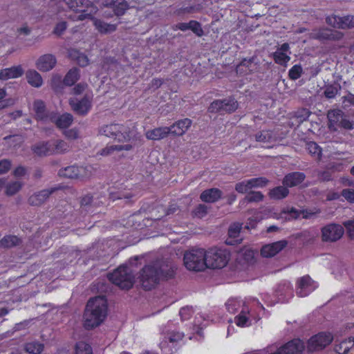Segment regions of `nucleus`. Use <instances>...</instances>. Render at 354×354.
Wrapping results in <instances>:
<instances>
[{"label":"nucleus","mask_w":354,"mask_h":354,"mask_svg":"<svg viewBox=\"0 0 354 354\" xmlns=\"http://www.w3.org/2000/svg\"><path fill=\"white\" fill-rule=\"evenodd\" d=\"M176 267L167 260H158L145 266L141 270L142 286L147 290L153 288L160 279L174 276Z\"/></svg>","instance_id":"f257e3e1"},{"label":"nucleus","mask_w":354,"mask_h":354,"mask_svg":"<svg viewBox=\"0 0 354 354\" xmlns=\"http://www.w3.org/2000/svg\"><path fill=\"white\" fill-rule=\"evenodd\" d=\"M66 5L68 10L64 15L73 21H83L93 19L97 13V8L88 0H58L57 2H52L51 6L60 12V9H64Z\"/></svg>","instance_id":"f03ea898"},{"label":"nucleus","mask_w":354,"mask_h":354,"mask_svg":"<svg viewBox=\"0 0 354 354\" xmlns=\"http://www.w3.org/2000/svg\"><path fill=\"white\" fill-rule=\"evenodd\" d=\"M107 315V301L104 297H96L88 300L83 317L84 326L91 329L98 326Z\"/></svg>","instance_id":"7ed1b4c3"},{"label":"nucleus","mask_w":354,"mask_h":354,"mask_svg":"<svg viewBox=\"0 0 354 354\" xmlns=\"http://www.w3.org/2000/svg\"><path fill=\"white\" fill-rule=\"evenodd\" d=\"M100 135L111 138L118 142L136 145V141L140 140L136 129L125 124L111 123L105 124L99 130Z\"/></svg>","instance_id":"20e7f679"},{"label":"nucleus","mask_w":354,"mask_h":354,"mask_svg":"<svg viewBox=\"0 0 354 354\" xmlns=\"http://www.w3.org/2000/svg\"><path fill=\"white\" fill-rule=\"evenodd\" d=\"M110 281L121 289H129L134 283L135 276L131 268L122 266L108 275Z\"/></svg>","instance_id":"39448f33"},{"label":"nucleus","mask_w":354,"mask_h":354,"mask_svg":"<svg viewBox=\"0 0 354 354\" xmlns=\"http://www.w3.org/2000/svg\"><path fill=\"white\" fill-rule=\"evenodd\" d=\"M184 333L167 326L161 333L159 347L163 354H171L175 343L182 340Z\"/></svg>","instance_id":"423d86ee"},{"label":"nucleus","mask_w":354,"mask_h":354,"mask_svg":"<svg viewBox=\"0 0 354 354\" xmlns=\"http://www.w3.org/2000/svg\"><path fill=\"white\" fill-rule=\"evenodd\" d=\"M206 268L221 269L225 267L230 260V254L225 249L212 248L205 251Z\"/></svg>","instance_id":"0eeeda50"},{"label":"nucleus","mask_w":354,"mask_h":354,"mask_svg":"<svg viewBox=\"0 0 354 354\" xmlns=\"http://www.w3.org/2000/svg\"><path fill=\"white\" fill-rule=\"evenodd\" d=\"M205 257L204 249H193L184 254V264L189 270L202 271L206 268Z\"/></svg>","instance_id":"6e6552de"},{"label":"nucleus","mask_w":354,"mask_h":354,"mask_svg":"<svg viewBox=\"0 0 354 354\" xmlns=\"http://www.w3.org/2000/svg\"><path fill=\"white\" fill-rule=\"evenodd\" d=\"M93 168L90 166H68L60 169L59 175L68 178L83 180L88 178L93 174Z\"/></svg>","instance_id":"1a4fd4ad"},{"label":"nucleus","mask_w":354,"mask_h":354,"mask_svg":"<svg viewBox=\"0 0 354 354\" xmlns=\"http://www.w3.org/2000/svg\"><path fill=\"white\" fill-rule=\"evenodd\" d=\"M93 95L92 92H86L82 99L73 97L69 100L71 109L78 115L88 114L92 108Z\"/></svg>","instance_id":"9d476101"},{"label":"nucleus","mask_w":354,"mask_h":354,"mask_svg":"<svg viewBox=\"0 0 354 354\" xmlns=\"http://www.w3.org/2000/svg\"><path fill=\"white\" fill-rule=\"evenodd\" d=\"M344 234L343 226L337 223H329L321 229V238L324 242H336L343 236Z\"/></svg>","instance_id":"9b49d317"},{"label":"nucleus","mask_w":354,"mask_h":354,"mask_svg":"<svg viewBox=\"0 0 354 354\" xmlns=\"http://www.w3.org/2000/svg\"><path fill=\"white\" fill-rule=\"evenodd\" d=\"M317 288V283L308 275L304 276L297 281L296 292L299 297H304Z\"/></svg>","instance_id":"f8f14e48"},{"label":"nucleus","mask_w":354,"mask_h":354,"mask_svg":"<svg viewBox=\"0 0 354 354\" xmlns=\"http://www.w3.org/2000/svg\"><path fill=\"white\" fill-rule=\"evenodd\" d=\"M259 318L256 317L253 311L249 306H243L234 317V323L239 327H248L252 325V321H257Z\"/></svg>","instance_id":"ddd939ff"},{"label":"nucleus","mask_w":354,"mask_h":354,"mask_svg":"<svg viewBox=\"0 0 354 354\" xmlns=\"http://www.w3.org/2000/svg\"><path fill=\"white\" fill-rule=\"evenodd\" d=\"M333 340L330 333H320L312 337L308 342V349L310 351L322 349L328 345Z\"/></svg>","instance_id":"4468645a"},{"label":"nucleus","mask_w":354,"mask_h":354,"mask_svg":"<svg viewBox=\"0 0 354 354\" xmlns=\"http://www.w3.org/2000/svg\"><path fill=\"white\" fill-rule=\"evenodd\" d=\"M326 21L328 25L337 28H354V16L353 15L342 17L332 15L327 17Z\"/></svg>","instance_id":"2eb2a0df"},{"label":"nucleus","mask_w":354,"mask_h":354,"mask_svg":"<svg viewBox=\"0 0 354 354\" xmlns=\"http://www.w3.org/2000/svg\"><path fill=\"white\" fill-rule=\"evenodd\" d=\"M288 245V241L286 240H281L272 243L265 245L261 250V254L263 257L270 258L272 257Z\"/></svg>","instance_id":"dca6fc26"},{"label":"nucleus","mask_w":354,"mask_h":354,"mask_svg":"<svg viewBox=\"0 0 354 354\" xmlns=\"http://www.w3.org/2000/svg\"><path fill=\"white\" fill-rule=\"evenodd\" d=\"M57 64L56 57L52 54H45L40 56L35 62L37 68L41 72L52 70Z\"/></svg>","instance_id":"f3484780"},{"label":"nucleus","mask_w":354,"mask_h":354,"mask_svg":"<svg viewBox=\"0 0 354 354\" xmlns=\"http://www.w3.org/2000/svg\"><path fill=\"white\" fill-rule=\"evenodd\" d=\"M49 121L55 124L59 129H66L72 124L73 117L68 113L57 115L54 112H51L49 115Z\"/></svg>","instance_id":"a211bd4d"},{"label":"nucleus","mask_w":354,"mask_h":354,"mask_svg":"<svg viewBox=\"0 0 354 354\" xmlns=\"http://www.w3.org/2000/svg\"><path fill=\"white\" fill-rule=\"evenodd\" d=\"M342 35L337 31H333L328 28L315 30L311 33V37L321 41L338 40L342 38Z\"/></svg>","instance_id":"6ab92c4d"},{"label":"nucleus","mask_w":354,"mask_h":354,"mask_svg":"<svg viewBox=\"0 0 354 354\" xmlns=\"http://www.w3.org/2000/svg\"><path fill=\"white\" fill-rule=\"evenodd\" d=\"M289 44H283L273 54L274 62L280 65H286L290 59Z\"/></svg>","instance_id":"aec40b11"},{"label":"nucleus","mask_w":354,"mask_h":354,"mask_svg":"<svg viewBox=\"0 0 354 354\" xmlns=\"http://www.w3.org/2000/svg\"><path fill=\"white\" fill-rule=\"evenodd\" d=\"M192 120L189 118H185L178 120L171 126L168 127L169 134L174 136H183L185 134L192 125Z\"/></svg>","instance_id":"412c9836"},{"label":"nucleus","mask_w":354,"mask_h":354,"mask_svg":"<svg viewBox=\"0 0 354 354\" xmlns=\"http://www.w3.org/2000/svg\"><path fill=\"white\" fill-rule=\"evenodd\" d=\"M281 354H301L304 349V344L300 339L292 340L279 348Z\"/></svg>","instance_id":"4be33fe9"},{"label":"nucleus","mask_w":354,"mask_h":354,"mask_svg":"<svg viewBox=\"0 0 354 354\" xmlns=\"http://www.w3.org/2000/svg\"><path fill=\"white\" fill-rule=\"evenodd\" d=\"M24 70L21 65L13 66L0 70V80L6 81L19 78L23 75Z\"/></svg>","instance_id":"5701e85b"},{"label":"nucleus","mask_w":354,"mask_h":354,"mask_svg":"<svg viewBox=\"0 0 354 354\" xmlns=\"http://www.w3.org/2000/svg\"><path fill=\"white\" fill-rule=\"evenodd\" d=\"M169 134L168 127H160L145 132V136L150 140H160L165 138Z\"/></svg>","instance_id":"b1692460"},{"label":"nucleus","mask_w":354,"mask_h":354,"mask_svg":"<svg viewBox=\"0 0 354 354\" xmlns=\"http://www.w3.org/2000/svg\"><path fill=\"white\" fill-rule=\"evenodd\" d=\"M55 191V189H44L30 196L28 201L31 205L39 206L43 204Z\"/></svg>","instance_id":"393cba45"},{"label":"nucleus","mask_w":354,"mask_h":354,"mask_svg":"<svg viewBox=\"0 0 354 354\" xmlns=\"http://www.w3.org/2000/svg\"><path fill=\"white\" fill-rule=\"evenodd\" d=\"M51 140L48 141L39 142L32 146V151L39 156H46L53 155Z\"/></svg>","instance_id":"a878e982"},{"label":"nucleus","mask_w":354,"mask_h":354,"mask_svg":"<svg viewBox=\"0 0 354 354\" xmlns=\"http://www.w3.org/2000/svg\"><path fill=\"white\" fill-rule=\"evenodd\" d=\"M33 111L37 120L47 122L49 121V115L46 110L45 104L41 100H35L33 103Z\"/></svg>","instance_id":"bb28decb"},{"label":"nucleus","mask_w":354,"mask_h":354,"mask_svg":"<svg viewBox=\"0 0 354 354\" xmlns=\"http://www.w3.org/2000/svg\"><path fill=\"white\" fill-rule=\"evenodd\" d=\"M344 117V113L339 109L331 110L328 113L329 121L328 127L332 131H337L340 124L341 119Z\"/></svg>","instance_id":"cd10ccee"},{"label":"nucleus","mask_w":354,"mask_h":354,"mask_svg":"<svg viewBox=\"0 0 354 354\" xmlns=\"http://www.w3.org/2000/svg\"><path fill=\"white\" fill-rule=\"evenodd\" d=\"M53 155L64 154L70 151L69 144L61 139L51 140Z\"/></svg>","instance_id":"c85d7f7f"},{"label":"nucleus","mask_w":354,"mask_h":354,"mask_svg":"<svg viewBox=\"0 0 354 354\" xmlns=\"http://www.w3.org/2000/svg\"><path fill=\"white\" fill-rule=\"evenodd\" d=\"M248 306L245 301L236 298H230L225 303L227 310L232 314L238 313L243 306Z\"/></svg>","instance_id":"c756f323"},{"label":"nucleus","mask_w":354,"mask_h":354,"mask_svg":"<svg viewBox=\"0 0 354 354\" xmlns=\"http://www.w3.org/2000/svg\"><path fill=\"white\" fill-rule=\"evenodd\" d=\"M305 178V175L301 172H293L286 175L283 180L284 185L294 187L301 183Z\"/></svg>","instance_id":"7c9ffc66"},{"label":"nucleus","mask_w":354,"mask_h":354,"mask_svg":"<svg viewBox=\"0 0 354 354\" xmlns=\"http://www.w3.org/2000/svg\"><path fill=\"white\" fill-rule=\"evenodd\" d=\"M134 148V145L131 143L123 144V145H112L106 146L102 149L100 154L102 156H109L112 154L114 151H131Z\"/></svg>","instance_id":"2f4dec72"},{"label":"nucleus","mask_w":354,"mask_h":354,"mask_svg":"<svg viewBox=\"0 0 354 354\" xmlns=\"http://www.w3.org/2000/svg\"><path fill=\"white\" fill-rule=\"evenodd\" d=\"M222 196V192L217 188L205 190L201 194V199L205 203H214Z\"/></svg>","instance_id":"473e14b6"},{"label":"nucleus","mask_w":354,"mask_h":354,"mask_svg":"<svg viewBox=\"0 0 354 354\" xmlns=\"http://www.w3.org/2000/svg\"><path fill=\"white\" fill-rule=\"evenodd\" d=\"M26 78L28 83L33 87L39 88L43 84V79L41 75L34 69H30L26 71Z\"/></svg>","instance_id":"72a5a7b5"},{"label":"nucleus","mask_w":354,"mask_h":354,"mask_svg":"<svg viewBox=\"0 0 354 354\" xmlns=\"http://www.w3.org/2000/svg\"><path fill=\"white\" fill-rule=\"evenodd\" d=\"M104 5L106 6H113L114 12L116 15H123L128 8L127 2L124 0H119L118 2H113V1H106L104 3Z\"/></svg>","instance_id":"f704fd0d"},{"label":"nucleus","mask_w":354,"mask_h":354,"mask_svg":"<svg viewBox=\"0 0 354 354\" xmlns=\"http://www.w3.org/2000/svg\"><path fill=\"white\" fill-rule=\"evenodd\" d=\"M289 194L288 188L279 186L270 190L269 196L274 200H280L286 197Z\"/></svg>","instance_id":"c9c22d12"},{"label":"nucleus","mask_w":354,"mask_h":354,"mask_svg":"<svg viewBox=\"0 0 354 354\" xmlns=\"http://www.w3.org/2000/svg\"><path fill=\"white\" fill-rule=\"evenodd\" d=\"M69 56L72 59H75L80 66L84 67L89 64V60L87 56L75 49L70 50Z\"/></svg>","instance_id":"e433bc0d"},{"label":"nucleus","mask_w":354,"mask_h":354,"mask_svg":"<svg viewBox=\"0 0 354 354\" xmlns=\"http://www.w3.org/2000/svg\"><path fill=\"white\" fill-rule=\"evenodd\" d=\"M94 25L96 29L101 33H110L116 30L115 25L106 24L97 19L94 20Z\"/></svg>","instance_id":"4c0bfd02"},{"label":"nucleus","mask_w":354,"mask_h":354,"mask_svg":"<svg viewBox=\"0 0 354 354\" xmlns=\"http://www.w3.org/2000/svg\"><path fill=\"white\" fill-rule=\"evenodd\" d=\"M80 78V72L77 68L70 70L64 79V84L71 86L75 84Z\"/></svg>","instance_id":"58836bf2"},{"label":"nucleus","mask_w":354,"mask_h":354,"mask_svg":"<svg viewBox=\"0 0 354 354\" xmlns=\"http://www.w3.org/2000/svg\"><path fill=\"white\" fill-rule=\"evenodd\" d=\"M43 348V344L37 342H29L25 345L26 351L31 354H39Z\"/></svg>","instance_id":"ea45409f"},{"label":"nucleus","mask_w":354,"mask_h":354,"mask_svg":"<svg viewBox=\"0 0 354 354\" xmlns=\"http://www.w3.org/2000/svg\"><path fill=\"white\" fill-rule=\"evenodd\" d=\"M264 198L263 194L261 192H251L243 200V203H259Z\"/></svg>","instance_id":"a19ab883"},{"label":"nucleus","mask_w":354,"mask_h":354,"mask_svg":"<svg viewBox=\"0 0 354 354\" xmlns=\"http://www.w3.org/2000/svg\"><path fill=\"white\" fill-rule=\"evenodd\" d=\"M354 345V339L349 338L344 341L339 345L336 346L335 351L339 354H346L350 348Z\"/></svg>","instance_id":"79ce46f5"},{"label":"nucleus","mask_w":354,"mask_h":354,"mask_svg":"<svg viewBox=\"0 0 354 354\" xmlns=\"http://www.w3.org/2000/svg\"><path fill=\"white\" fill-rule=\"evenodd\" d=\"M223 112L231 113L238 108V102L233 98L223 100Z\"/></svg>","instance_id":"37998d69"},{"label":"nucleus","mask_w":354,"mask_h":354,"mask_svg":"<svg viewBox=\"0 0 354 354\" xmlns=\"http://www.w3.org/2000/svg\"><path fill=\"white\" fill-rule=\"evenodd\" d=\"M306 148L308 152L316 157L317 158H319L322 155V149L315 142H309L306 144Z\"/></svg>","instance_id":"c03bdc74"},{"label":"nucleus","mask_w":354,"mask_h":354,"mask_svg":"<svg viewBox=\"0 0 354 354\" xmlns=\"http://www.w3.org/2000/svg\"><path fill=\"white\" fill-rule=\"evenodd\" d=\"M22 184L19 181H15L7 185L6 187V194L8 196H12L17 194L21 188Z\"/></svg>","instance_id":"a18cd8bd"},{"label":"nucleus","mask_w":354,"mask_h":354,"mask_svg":"<svg viewBox=\"0 0 354 354\" xmlns=\"http://www.w3.org/2000/svg\"><path fill=\"white\" fill-rule=\"evenodd\" d=\"M255 138L257 142L266 143L272 140V135L269 131H262L256 134Z\"/></svg>","instance_id":"49530a36"},{"label":"nucleus","mask_w":354,"mask_h":354,"mask_svg":"<svg viewBox=\"0 0 354 354\" xmlns=\"http://www.w3.org/2000/svg\"><path fill=\"white\" fill-rule=\"evenodd\" d=\"M19 242V239L15 236H6L3 237L1 241L0 244L1 246L5 248H10L17 245Z\"/></svg>","instance_id":"de8ad7c7"},{"label":"nucleus","mask_w":354,"mask_h":354,"mask_svg":"<svg viewBox=\"0 0 354 354\" xmlns=\"http://www.w3.org/2000/svg\"><path fill=\"white\" fill-rule=\"evenodd\" d=\"M250 183L251 188H259L266 186L268 183V179L264 177L254 178L248 179Z\"/></svg>","instance_id":"09e8293b"},{"label":"nucleus","mask_w":354,"mask_h":354,"mask_svg":"<svg viewBox=\"0 0 354 354\" xmlns=\"http://www.w3.org/2000/svg\"><path fill=\"white\" fill-rule=\"evenodd\" d=\"M76 354H93L91 347L84 342L76 344Z\"/></svg>","instance_id":"8fccbe9b"},{"label":"nucleus","mask_w":354,"mask_h":354,"mask_svg":"<svg viewBox=\"0 0 354 354\" xmlns=\"http://www.w3.org/2000/svg\"><path fill=\"white\" fill-rule=\"evenodd\" d=\"M252 189L249 180L239 182L235 185V190L241 194H245Z\"/></svg>","instance_id":"3c124183"},{"label":"nucleus","mask_w":354,"mask_h":354,"mask_svg":"<svg viewBox=\"0 0 354 354\" xmlns=\"http://www.w3.org/2000/svg\"><path fill=\"white\" fill-rule=\"evenodd\" d=\"M242 228V224L239 223H235L230 225L228 234L230 238L236 239L239 236L241 230Z\"/></svg>","instance_id":"603ef678"},{"label":"nucleus","mask_w":354,"mask_h":354,"mask_svg":"<svg viewBox=\"0 0 354 354\" xmlns=\"http://www.w3.org/2000/svg\"><path fill=\"white\" fill-rule=\"evenodd\" d=\"M302 73V68L300 65L293 66L289 71V77L292 80H297Z\"/></svg>","instance_id":"864d4df0"},{"label":"nucleus","mask_w":354,"mask_h":354,"mask_svg":"<svg viewBox=\"0 0 354 354\" xmlns=\"http://www.w3.org/2000/svg\"><path fill=\"white\" fill-rule=\"evenodd\" d=\"M223 100H215L211 103L209 106V111L212 113H216L218 111H223Z\"/></svg>","instance_id":"5fc2aeb1"},{"label":"nucleus","mask_w":354,"mask_h":354,"mask_svg":"<svg viewBox=\"0 0 354 354\" xmlns=\"http://www.w3.org/2000/svg\"><path fill=\"white\" fill-rule=\"evenodd\" d=\"M189 29L192 30L197 36H202L203 30L201 26V24L196 21H190L189 22Z\"/></svg>","instance_id":"6e6d98bb"},{"label":"nucleus","mask_w":354,"mask_h":354,"mask_svg":"<svg viewBox=\"0 0 354 354\" xmlns=\"http://www.w3.org/2000/svg\"><path fill=\"white\" fill-rule=\"evenodd\" d=\"M343 225L346 230L348 236L351 239L354 238V218L346 221L343 223Z\"/></svg>","instance_id":"4d7b16f0"},{"label":"nucleus","mask_w":354,"mask_h":354,"mask_svg":"<svg viewBox=\"0 0 354 354\" xmlns=\"http://www.w3.org/2000/svg\"><path fill=\"white\" fill-rule=\"evenodd\" d=\"M64 135L68 140H77L80 138L79 131L75 128L64 131Z\"/></svg>","instance_id":"13d9d810"},{"label":"nucleus","mask_w":354,"mask_h":354,"mask_svg":"<svg viewBox=\"0 0 354 354\" xmlns=\"http://www.w3.org/2000/svg\"><path fill=\"white\" fill-rule=\"evenodd\" d=\"M339 91V88L337 86H328L324 91V95L327 98H334Z\"/></svg>","instance_id":"bf43d9fd"},{"label":"nucleus","mask_w":354,"mask_h":354,"mask_svg":"<svg viewBox=\"0 0 354 354\" xmlns=\"http://www.w3.org/2000/svg\"><path fill=\"white\" fill-rule=\"evenodd\" d=\"M342 196L348 203H354V189H344L342 191Z\"/></svg>","instance_id":"052dcab7"},{"label":"nucleus","mask_w":354,"mask_h":354,"mask_svg":"<svg viewBox=\"0 0 354 354\" xmlns=\"http://www.w3.org/2000/svg\"><path fill=\"white\" fill-rule=\"evenodd\" d=\"M67 28L66 21H60L57 23L53 30V33L57 36H60L66 30Z\"/></svg>","instance_id":"680f3d73"},{"label":"nucleus","mask_w":354,"mask_h":354,"mask_svg":"<svg viewBox=\"0 0 354 354\" xmlns=\"http://www.w3.org/2000/svg\"><path fill=\"white\" fill-rule=\"evenodd\" d=\"M179 314L183 320H187L192 315L193 310L191 307H184L180 309Z\"/></svg>","instance_id":"e2e57ef3"},{"label":"nucleus","mask_w":354,"mask_h":354,"mask_svg":"<svg viewBox=\"0 0 354 354\" xmlns=\"http://www.w3.org/2000/svg\"><path fill=\"white\" fill-rule=\"evenodd\" d=\"M194 215L198 218H203L207 214V207L204 205H199L194 212Z\"/></svg>","instance_id":"0e129e2a"},{"label":"nucleus","mask_w":354,"mask_h":354,"mask_svg":"<svg viewBox=\"0 0 354 354\" xmlns=\"http://www.w3.org/2000/svg\"><path fill=\"white\" fill-rule=\"evenodd\" d=\"M339 127L346 129H353L354 127V123L344 116L343 118L341 119Z\"/></svg>","instance_id":"69168bd1"},{"label":"nucleus","mask_w":354,"mask_h":354,"mask_svg":"<svg viewBox=\"0 0 354 354\" xmlns=\"http://www.w3.org/2000/svg\"><path fill=\"white\" fill-rule=\"evenodd\" d=\"M11 167V163L8 160H2L0 161V174L8 172Z\"/></svg>","instance_id":"338daca9"},{"label":"nucleus","mask_w":354,"mask_h":354,"mask_svg":"<svg viewBox=\"0 0 354 354\" xmlns=\"http://www.w3.org/2000/svg\"><path fill=\"white\" fill-rule=\"evenodd\" d=\"M87 87L86 84L80 83L77 84L73 88V93L75 95H80L83 93Z\"/></svg>","instance_id":"774afa93"}]
</instances>
